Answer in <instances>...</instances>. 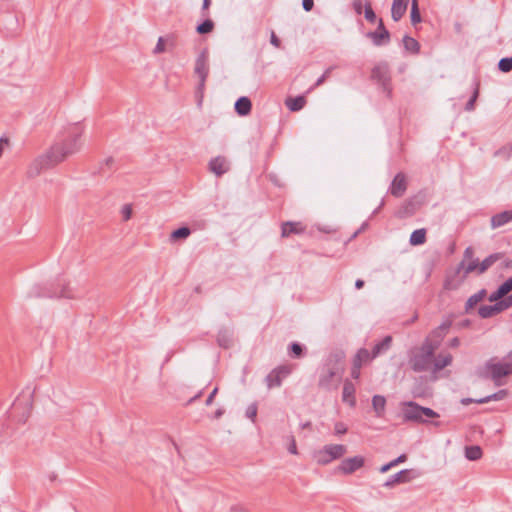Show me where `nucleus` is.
Listing matches in <instances>:
<instances>
[{"mask_svg": "<svg viewBox=\"0 0 512 512\" xmlns=\"http://www.w3.org/2000/svg\"><path fill=\"white\" fill-rule=\"evenodd\" d=\"M81 136L82 129L78 126L72 127L67 138L54 143L45 153L31 162L27 169V176L34 178L43 170L53 168L69 156L77 153L81 148Z\"/></svg>", "mask_w": 512, "mask_h": 512, "instance_id": "f257e3e1", "label": "nucleus"}, {"mask_svg": "<svg viewBox=\"0 0 512 512\" xmlns=\"http://www.w3.org/2000/svg\"><path fill=\"white\" fill-rule=\"evenodd\" d=\"M344 358L345 354L342 351L329 355L319 378L318 385L321 388L329 389L334 380L339 381L341 379L344 372Z\"/></svg>", "mask_w": 512, "mask_h": 512, "instance_id": "f03ea898", "label": "nucleus"}, {"mask_svg": "<svg viewBox=\"0 0 512 512\" xmlns=\"http://www.w3.org/2000/svg\"><path fill=\"white\" fill-rule=\"evenodd\" d=\"M436 350L428 342H422L420 347L410 351L408 364L414 372L430 371Z\"/></svg>", "mask_w": 512, "mask_h": 512, "instance_id": "7ed1b4c3", "label": "nucleus"}, {"mask_svg": "<svg viewBox=\"0 0 512 512\" xmlns=\"http://www.w3.org/2000/svg\"><path fill=\"white\" fill-rule=\"evenodd\" d=\"M512 374V362L494 363V359L488 360L483 367L478 368L477 375L482 379H491L496 385H500V379Z\"/></svg>", "mask_w": 512, "mask_h": 512, "instance_id": "20e7f679", "label": "nucleus"}, {"mask_svg": "<svg viewBox=\"0 0 512 512\" xmlns=\"http://www.w3.org/2000/svg\"><path fill=\"white\" fill-rule=\"evenodd\" d=\"M403 418L405 421L427 423L423 417L437 418L439 414L429 407H423L414 401H407L403 404Z\"/></svg>", "mask_w": 512, "mask_h": 512, "instance_id": "39448f33", "label": "nucleus"}, {"mask_svg": "<svg viewBox=\"0 0 512 512\" xmlns=\"http://www.w3.org/2000/svg\"><path fill=\"white\" fill-rule=\"evenodd\" d=\"M57 286L59 289H49L39 285L34 286L28 293L29 298H73L74 295L65 280H58Z\"/></svg>", "mask_w": 512, "mask_h": 512, "instance_id": "423d86ee", "label": "nucleus"}, {"mask_svg": "<svg viewBox=\"0 0 512 512\" xmlns=\"http://www.w3.org/2000/svg\"><path fill=\"white\" fill-rule=\"evenodd\" d=\"M32 410V392L22 391L11 406V416L19 422H26Z\"/></svg>", "mask_w": 512, "mask_h": 512, "instance_id": "0eeeda50", "label": "nucleus"}, {"mask_svg": "<svg viewBox=\"0 0 512 512\" xmlns=\"http://www.w3.org/2000/svg\"><path fill=\"white\" fill-rule=\"evenodd\" d=\"M347 453L343 444H328L314 453V459L319 465H327L333 460L340 459Z\"/></svg>", "mask_w": 512, "mask_h": 512, "instance_id": "6e6552de", "label": "nucleus"}, {"mask_svg": "<svg viewBox=\"0 0 512 512\" xmlns=\"http://www.w3.org/2000/svg\"><path fill=\"white\" fill-rule=\"evenodd\" d=\"M467 274L464 272V261H461L457 267L446 275L444 289L457 290L466 280Z\"/></svg>", "mask_w": 512, "mask_h": 512, "instance_id": "1a4fd4ad", "label": "nucleus"}, {"mask_svg": "<svg viewBox=\"0 0 512 512\" xmlns=\"http://www.w3.org/2000/svg\"><path fill=\"white\" fill-rule=\"evenodd\" d=\"M371 77L382 86L383 91L387 93V96L391 95V77L389 67L386 63L376 65L372 69Z\"/></svg>", "mask_w": 512, "mask_h": 512, "instance_id": "9d476101", "label": "nucleus"}, {"mask_svg": "<svg viewBox=\"0 0 512 512\" xmlns=\"http://www.w3.org/2000/svg\"><path fill=\"white\" fill-rule=\"evenodd\" d=\"M451 326L452 320H444L437 328H435L429 333V335L424 339L423 342H428L431 347L437 350L440 347L443 339L445 338Z\"/></svg>", "mask_w": 512, "mask_h": 512, "instance_id": "9b49d317", "label": "nucleus"}, {"mask_svg": "<svg viewBox=\"0 0 512 512\" xmlns=\"http://www.w3.org/2000/svg\"><path fill=\"white\" fill-rule=\"evenodd\" d=\"M195 74L199 77V85L198 89L203 90L205 86L206 79L209 74V66H208V56L206 51H203L195 61Z\"/></svg>", "mask_w": 512, "mask_h": 512, "instance_id": "f8f14e48", "label": "nucleus"}, {"mask_svg": "<svg viewBox=\"0 0 512 512\" xmlns=\"http://www.w3.org/2000/svg\"><path fill=\"white\" fill-rule=\"evenodd\" d=\"M291 373V368L289 366L283 365L273 369L266 376V383L269 389L273 387H279L282 384V380L286 378Z\"/></svg>", "mask_w": 512, "mask_h": 512, "instance_id": "ddd939ff", "label": "nucleus"}, {"mask_svg": "<svg viewBox=\"0 0 512 512\" xmlns=\"http://www.w3.org/2000/svg\"><path fill=\"white\" fill-rule=\"evenodd\" d=\"M419 476V473L413 469H404L399 471L398 473L392 475L383 486L386 488H392L396 484L400 483H408Z\"/></svg>", "mask_w": 512, "mask_h": 512, "instance_id": "4468645a", "label": "nucleus"}, {"mask_svg": "<svg viewBox=\"0 0 512 512\" xmlns=\"http://www.w3.org/2000/svg\"><path fill=\"white\" fill-rule=\"evenodd\" d=\"M367 37L370 38L375 46H382L390 41V33L385 28L383 20H379L378 27L375 31L367 33Z\"/></svg>", "mask_w": 512, "mask_h": 512, "instance_id": "2eb2a0df", "label": "nucleus"}, {"mask_svg": "<svg viewBox=\"0 0 512 512\" xmlns=\"http://www.w3.org/2000/svg\"><path fill=\"white\" fill-rule=\"evenodd\" d=\"M364 462H365V460L362 456H354L351 458H346L341 461L340 465L338 466V471L345 475L352 474L356 470L363 467Z\"/></svg>", "mask_w": 512, "mask_h": 512, "instance_id": "dca6fc26", "label": "nucleus"}, {"mask_svg": "<svg viewBox=\"0 0 512 512\" xmlns=\"http://www.w3.org/2000/svg\"><path fill=\"white\" fill-rule=\"evenodd\" d=\"M407 190V179L404 173L399 172L395 175L391 186H390V193L394 197H402Z\"/></svg>", "mask_w": 512, "mask_h": 512, "instance_id": "f3484780", "label": "nucleus"}, {"mask_svg": "<svg viewBox=\"0 0 512 512\" xmlns=\"http://www.w3.org/2000/svg\"><path fill=\"white\" fill-rule=\"evenodd\" d=\"M229 168V162L223 156H217L211 159L209 162V170L217 177H220L226 172H228Z\"/></svg>", "mask_w": 512, "mask_h": 512, "instance_id": "a211bd4d", "label": "nucleus"}, {"mask_svg": "<svg viewBox=\"0 0 512 512\" xmlns=\"http://www.w3.org/2000/svg\"><path fill=\"white\" fill-rule=\"evenodd\" d=\"M453 357L450 353H440L437 356L433 357V364L431 368V372L433 374L438 373L445 367L449 366L452 363Z\"/></svg>", "mask_w": 512, "mask_h": 512, "instance_id": "6ab92c4d", "label": "nucleus"}, {"mask_svg": "<svg viewBox=\"0 0 512 512\" xmlns=\"http://www.w3.org/2000/svg\"><path fill=\"white\" fill-rule=\"evenodd\" d=\"M409 0H393L391 7V17L394 21H399L405 14Z\"/></svg>", "mask_w": 512, "mask_h": 512, "instance_id": "aec40b11", "label": "nucleus"}, {"mask_svg": "<svg viewBox=\"0 0 512 512\" xmlns=\"http://www.w3.org/2000/svg\"><path fill=\"white\" fill-rule=\"evenodd\" d=\"M305 231V226L300 222H284L281 227V236L289 237L291 234H301Z\"/></svg>", "mask_w": 512, "mask_h": 512, "instance_id": "412c9836", "label": "nucleus"}, {"mask_svg": "<svg viewBox=\"0 0 512 512\" xmlns=\"http://www.w3.org/2000/svg\"><path fill=\"white\" fill-rule=\"evenodd\" d=\"M512 221V210L503 211L491 217V227L493 229L504 226Z\"/></svg>", "mask_w": 512, "mask_h": 512, "instance_id": "4be33fe9", "label": "nucleus"}, {"mask_svg": "<svg viewBox=\"0 0 512 512\" xmlns=\"http://www.w3.org/2000/svg\"><path fill=\"white\" fill-rule=\"evenodd\" d=\"M234 107L238 115L246 116L250 113L252 104L248 97L242 96L237 99Z\"/></svg>", "mask_w": 512, "mask_h": 512, "instance_id": "5701e85b", "label": "nucleus"}, {"mask_svg": "<svg viewBox=\"0 0 512 512\" xmlns=\"http://www.w3.org/2000/svg\"><path fill=\"white\" fill-rule=\"evenodd\" d=\"M499 313L501 310L497 302L493 305H482L478 309V314L483 319L491 318Z\"/></svg>", "mask_w": 512, "mask_h": 512, "instance_id": "b1692460", "label": "nucleus"}, {"mask_svg": "<svg viewBox=\"0 0 512 512\" xmlns=\"http://www.w3.org/2000/svg\"><path fill=\"white\" fill-rule=\"evenodd\" d=\"M306 104V99L304 96H297L294 98H287L285 100V105L290 111L296 112L301 110Z\"/></svg>", "mask_w": 512, "mask_h": 512, "instance_id": "393cba45", "label": "nucleus"}, {"mask_svg": "<svg viewBox=\"0 0 512 512\" xmlns=\"http://www.w3.org/2000/svg\"><path fill=\"white\" fill-rule=\"evenodd\" d=\"M486 295V290L481 289L477 293L470 296L465 304V312L468 313L474 306L481 302L486 297Z\"/></svg>", "mask_w": 512, "mask_h": 512, "instance_id": "a878e982", "label": "nucleus"}, {"mask_svg": "<svg viewBox=\"0 0 512 512\" xmlns=\"http://www.w3.org/2000/svg\"><path fill=\"white\" fill-rule=\"evenodd\" d=\"M354 393H355L354 385L350 381L346 380L344 383V386H343V393H342L343 401L348 402L351 406H354L355 405Z\"/></svg>", "mask_w": 512, "mask_h": 512, "instance_id": "bb28decb", "label": "nucleus"}, {"mask_svg": "<svg viewBox=\"0 0 512 512\" xmlns=\"http://www.w3.org/2000/svg\"><path fill=\"white\" fill-rule=\"evenodd\" d=\"M372 406L377 417L383 416L386 406L385 397L382 395H374L372 398Z\"/></svg>", "mask_w": 512, "mask_h": 512, "instance_id": "cd10ccee", "label": "nucleus"}, {"mask_svg": "<svg viewBox=\"0 0 512 512\" xmlns=\"http://www.w3.org/2000/svg\"><path fill=\"white\" fill-rule=\"evenodd\" d=\"M392 343V337L386 336L383 340L374 345L372 349V358H376L382 352L388 350Z\"/></svg>", "mask_w": 512, "mask_h": 512, "instance_id": "c85d7f7f", "label": "nucleus"}, {"mask_svg": "<svg viewBox=\"0 0 512 512\" xmlns=\"http://www.w3.org/2000/svg\"><path fill=\"white\" fill-rule=\"evenodd\" d=\"M502 253H493L486 257L482 262H480L479 266V274H483L487 271L495 262L502 258Z\"/></svg>", "mask_w": 512, "mask_h": 512, "instance_id": "c756f323", "label": "nucleus"}, {"mask_svg": "<svg viewBox=\"0 0 512 512\" xmlns=\"http://www.w3.org/2000/svg\"><path fill=\"white\" fill-rule=\"evenodd\" d=\"M402 41H403V46H404L406 51H409V52H411L413 54H418L419 53V51H420V44H419V42L416 39H414V38H412V37H410L408 35H405L403 37Z\"/></svg>", "mask_w": 512, "mask_h": 512, "instance_id": "7c9ffc66", "label": "nucleus"}, {"mask_svg": "<svg viewBox=\"0 0 512 512\" xmlns=\"http://www.w3.org/2000/svg\"><path fill=\"white\" fill-rule=\"evenodd\" d=\"M410 244L413 246L422 245L426 241V230L425 229H417L412 232L410 236Z\"/></svg>", "mask_w": 512, "mask_h": 512, "instance_id": "2f4dec72", "label": "nucleus"}, {"mask_svg": "<svg viewBox=\"0 0 512 512\" xmlns=\"http://www.w3.org/2000/svg\"><path fill=\"white\" fill-rule=\"evenodd\" d=\"M465 457L470 461L479 460L482 457V449L478 445L468 446L465 448Z\"/></svg>", "mask_w": 512, "mask_h": 512, "instance_id": "473e14b6", "label": "nucleus"}, {"mask_svg": "<svg viewBox=\"0 0 512 512\" xmlns=\"http://www.w3.org/2000/svg\"><path fill=\"white\" fill-rule=\"evenodd\" d=\"M508 392L505 389L499 390L491 395L476 400L478 404L488 403L490 401H499L507 396Z\"/></svg>", "mask_w": 512, "mask_h": 512, "instance_id": "72a5a7b5", "label": "nucleus"}, {"mask_svg": "<svg viewBox=\"0 0 512 512\" xmlns=\"http://www.w3.org/2000/svg\"><path fill=\"white\" fill-rule=\"evenodd\" d=\"M473 93L468 102L466 103L465 110L466 111H473L475 108V102L479 96V90H480V82L478 80L474 81L473 84Z\"/></svg>", "mask_w": 512, "mask_h": 512, "instance_id": "f704fd0d", "label": "nucleus"}, {"mask_svg": "<svg viewBox=\"0 0 512 512\" xmlns=\"http://www.w3.org/2000/svg\"><path fill=\"white\" fill-rule=\"evenodd\" d=\"M217 342L223 348H229L232 345V337L226 330L220 331L217 335Z\"/></svg>", "mask_w": 512, "mask_h": 512, "instance_id": "c9c22d12", "label": "nucleus"}, {"mask_svg": "<svg viewBox=\"0 0 512 512\" xmlns=\"http://www.w3.org/2000/svg\"><path fill=\"white\" fill-rule=\"evenodd\" d=\"M415 212V204L412 201H408L402 205L397 212L398 217L405 218L412 216Z\"/></svg>", "mask_w": 512, "mask_h": 512, "instance_id": "e433bc0d", "label": "nucleus"}, {"mask_svg": "<svg viewBox=\"0 0 512 512\" xmlns=\"http://www.w3.org/2000/svg\"><path fill=\"white\" fill-rule=\"evenodd\" d=\"M190 234H191L190 228L186 227V226H183V227H180V228L174 230L170 234V240L171 241H176V240H179V239H186L188 236H190Z\"/></svg>", "mask_w": 512, "mask_h": 512, "instance_id": "4c0bfd02", "label": "nucleus"}, {"mask_svg": "<svg viewBox=\"0 0 512 512\" xmlns=\"http://www.w3.org/2000/svg\"><path fill=\"white\" fill-rule=\"evenodd\" d=\"M371 359H373L372 353L370 354V352L367 349L361 348L356 353L353 362L358 363L362 366L363 363L368 362Z\"/></svg>", "mask_w": 512, "mask_h": 512, "instance_id": "58836bf2", "label": "nucleus"}, {"mask_svg": "<svg viewBox=\"0 0 512 512\" xmlns=\"http://www.w3.org/2000/svg\"><path fill=\"white\" fill-rule=\"evenodd\" d=\"M214 22L211 19H206L196 27V32L200 35L211 33L214 29Z\"/></svg>", "mask_w": 512, "mask_h": 512, "instance_id": "ea45409f", "label": "nucleus"}, {"mask_svg": "<svg viewBox=\"0 0 512 512\" xmlns=\"http://www.w3.org/2000/svg\"><path fill=\"white\" fill-rule=\"evenodd\" d=\"M410 17H411L412 25H416L417 23L421 22V15H420V10H419V6H418V0H412Z\"/></svg>", "mask_w": 512, "mask_h": 512, "instance_id": "a19ab883", "label": "nucleus"}, {"mask_svg": "<svg viewBox=\"0 0 512 512\" xmlns=\"http://www.w3.org/2000/svg\"><path fill=\"white\" fill-rule=\"evenodd\" d=\"M467 262H468L467 264L464 263V272L467 274V276L474 271H477V273L479 274V266H480L479 260L474 258Z\"/></svg>", "mask_w": 512, "mask_h": 512, "instance_id": "79ce46f5", "label": "nucleus"}, {"mask_svg": "<svg viewBox=\"0 0 512 512\" xmlns=\"http://www.w3.org/2000/svg\"><path fill=\"white\" fill-rule=\"evenodd\" d=\"M498 68L501 72L508 73L512 70V58L505 57L498 62Z\"/></svg>", "mask_w": 512, "mask_h": 512, "instance_id": "37998d69", "label": "nucleus"}, {"mask_svg": "<svg viewBox=\"0 0 512 512\" xmlns=\"http://www.w3.org/2000/svg\"><path fill=\"white\" fill-rule=\"evenodd\" d=\"M511 154H512V145L511 144H507L495 152V156L503 157L505 160H508L511 157Z\"/></svg>", "mask_w": 512, "mask_h": 512, "instance_id": "c03bdc74", "label": "nucleus"}, {"mask_svg": "<svg viewBox=\"0 0 512 512\" xmlns=\"http://www.w3.org/2000/svg\"><path fill=\"white\" fill-rule=\"evenodd\" d=\"M289 350H290V355L292 357H295V358H300L303 354V348L302 346L297 343V342H293L290 347H289Z\"/></svg>", "mask_w": 512, "mask_h": 512, "instance_id": "a18cd8bd", "label": "nucleus"}, {"mask_svg": "<svg viewBox=\"0 0 512 512\" xmlns=\"http://www.w3.org/2000/svg\"><path fill=\"white\" fill-rule=\"evenodd\" d=\"M507 294L505 293V291L502 289L501 286L498 287V289L493 292L492 294H490L488 300L490 302H498L500 301L503 297H505Z\"/></svg>", "mask_w": 512, "mask_h": 512, "instance_id": "49530a36", "label": "nucleus"}, {"mask_svg": "<svg viewBox=\"0 0 512 512\" xmlns=\"http://www.w3.org/2000/svg\"><path fill=\"white\" fill-rule=\"evenodd\" d=\"M171 36H167V38H164V37H159L158 38V41H157V44L153 50V53L154 54H161L163 52H165L166 50V47H165V41L168 40Z\"/></svg>", "mask_w": 512, "mask_h": 512, "instance_id": "de8ad7c7", "label": "nucleus"}, {"mask_svg": "<svg viewBox=\"0 0 512 512\" xmlns=\"http://www.w3.org/2000/svg\"><path fill=\"white\" fill-rule=\"evenodd\" d=\"M364 15L367 21L371 23H374L376 21V14L373 11L370 3H367L365 5Z\"/></svg>", "mask_w": 512, "mask_h": 512, "instance_id": "09e8293b", "label": "nucleus"}, {"mask_svg": "<svg viewBox=\"0 0 512 512\" xmlns=\"http://www.w3.org/2000/svg\"><path fill=\"white\" fill-rule=\"evenodd\" d=\"M497 303L499 305L501 312L508 309L509 307L512 306V293L510 295H508L506 298H504V299L502 298Z\"/></svg>", "mask_w": 512, "mask_h": 512, "instance_id": "8fccbe9b", "label": "nucleus"}, {"mask_svg": "<svg viewBox=\"0 0 512 512\" xmlns=\"http://www.w3.org/2000/svg\"><path fill=\"white\" fill-rule=\"evenodd\" d=\"M122 216L124 221H128L132 216V207L130 204H126L122 207Z\"/></svg>", "mask_w": 512, "mask_h": 512, "instance_id": "3c124183", "label": "nucleus"}, {"mask_svg": "<svg viewBox=\"0 0 512 512\" xmlns=\"http://www.w3.org/2000/svg\"><path fill=\"white\" fill-rule=\"evenodd\" d=\"M256 415H257V406H256V404L249 405L247 410H246V416L248 418H250L252 421H254L255 418H256Z\"/></svg>", "mask_w": 512, "mask_h": 512, "instance_id": "603ef678", "label": "nucleus"}, {"mask_svg": "<svg viewBox=\"0 0 512 512\" xmlns=\"http://www.w3.org/2000/svg\"><path fill=\"white\" fill-rule=\"evenodd\" d=\"M334 432L336 435H343L347 432V427L343 422H337L334 426Z\"/></svg>", "mask_w": 512, "mask_h": 512, "instance_id": "864d4df0", "label": "nucleus"}, {"mask_svg": "<svg viewBox=\"0 0 512 512\" xmlns=\"http://www.w3.org/2000/svg\"><path fill=\"white\" fill-rule=\"evenodd\" d=\"M472 259H474V249L472 247H467L464 250L462 261H464V263H466L467 261L472 260Z\"/></svg>", "mask_w": 512, "mask_h": 512, "instance_id": "5fc2aeb1", "label": "nucleus"}, {"mask_svg": "<svg viewBox=\"0 0 512 512\" xmlns=\"http://www.w3.org/2000/svg\"><path fill=\"white\" fill-rule=\"evenodd\" d=\"M331 70H332V68H328V69H327V70H326V71H325V72H324V73H323V74H322V75L317 79V81H316V83H315L314 87H318V86L322 85V84L325 82V80L327 79V77L330 75Z\"/></svg>", "mask_w": 512, "mask_h": 512, "instance_id": "6e6d98bb", "label": "nucleus"}, {"mask_svg": "<svg viewBox=\"0 0 512 512\" xmlns=\"http://www.w3.org/2000/svg\"><path fill=\"white\" fill-rule=\"evenodd\" d=\"M361 367L362 366L360 364L353 362V367L351 369V376H352V378H354V379H358L359 378Z\"/></svg>", "mask_w": 512, "mask_h": 512, "instance_id": "4d7b16f0", "label": "nucleus"}, {"mask_svg": "<svg viewBox=\"0 0 512 512\" xmlns=\"http://www.w3.org/2000/svg\"><path fill=\"white\" fill-rule=\"evenodd\" d=\"M289 439H290V443L288 446L289 453H291L293 455L298 454L295 438L293 436H290Z\"/></svg>", "mask_w": 512, "mask_h": 512, "instance_id": "13d9d810", "label": "nucleus"}, {"mask_svg": "<svg viewBox=\"0 0 512 512\" xmlns=\"http://www.w3.org/2000/svg\"><path fill=\"white\" fill-rule=\"evenodd\" d=\"M500 286L502 287L506 294L512 291V276L508 278L506 281H504Z\"/></svg>", "mask_w": 512, "mask_h": 512, "instance_id": "bf43d9fd", "label": "nucleus"}, {"mask_svg": "<svg viewBox=\"0 0 512 512\" xmlns=\"http://www.w3.org/2000/svg\"><path fill=\"white\" fill-rule=\"evenodd\" d=\"M302 6L306 12H309L313 9L314 0H302Z\"/></svg>", "mask_w": 512, "mask_h": 512, "instance_id": "052dcab7", "label": "nucleus"}, {"mask_svg": "<svg viewBox=\"0 0 512 512\" xmlns=\"http://www.w3.org/2000/svg\"><path fill=\"white\" fill-rule=\"evenodd\" d=\"M406 460H407V455L406 454H401L396 459L392 460L391 464H392L393 467H395V466H397L400 463H404Z\"/></svg>", "mask_w": 512, "mask_h": 512, "instance_id": "680f3d73", "label": "nucleus"}, {"mask_svg": "<svg viewBox=\"0 0 512 512\" xmlns=\"http://www.w3.org/2000/svg\"><path fill=\"white\" fill-rule=\"evenodd\" d=\"M270 42L276 48H279L281 45L279 38L276 36V34L273 31L271 32Z\"/></svg>", "mask_w": 512, "mask_h": 512, "instance_id": "e2e57ef3", "label": "nucleus"}, {"mask_svg": "<svg viewBox=\"0 0 512 512\" xmlns=\"http://www.w3.org/2000/svg\"><path fill=\"white\" fill-rule=\"evenodd\" d=\"M217 392H218V388L216 387V388H214V389H213V391L210 393V395L208 396V398H207V399H206V401H205V404H206L207 406H209V405H211V404L213 403L214 397L216 396Z\"/></svg>", "mask_w": 512, "mask_h": 512, "instance_id": "0e129e2a", "label": "nucleus"}, {"mask_svg": "<svg viewBox=\"0 0 512 512\" xmlns=\"http://www.w3.org/2000/svg\"><path fill=\"white\" fill-rule=\"evenodd\" d=\"M353 7H354V10H355V12L357 14H361L362 13V3H361V0H354Z\"/></svg>", "mask_w": 512, "mask_h": 512, "instance_id": "69168bd1", "label": "nucleus"}, {"mask_svg": "<svg viewBox=\"0 0 512 512\" xmlns=\"http://www.w3.org/2000/svg\"><path fill=\"white\" fill-rule=\"evenodd\" d=\"M229 512H249V511L241 505H234L230 508Z\"/></svg>", "mask_w": 512, "mask_h": 512, "instance_id": "338daca9", "label": "nucleus"}, {"mask_svg": "<svg viewBox=\"0 0 512 512\" xmlns=\"http://www.w3.org/2000/svg\"><path fill=\"white\" fill-rule=\"evenodd\" d=\"M448 345L451 348H456L460 345V339L458 337H454V338L450 339Z\"/></svg>", "mask_w": 512, "mask_h": 512, "instance_id": "774afa93", "label": "nucleus"}]
</instances>
